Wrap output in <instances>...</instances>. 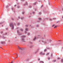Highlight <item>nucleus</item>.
I'll return each instance as SVG.
<instances>
[{
  "label": "nucleus",
  "instance_id": "obj_1",
  "mask_svg": "<svg viewBox=\"0 0 63 63\" xmlns=\"http://www.w3.org/2000/svg\"><path fill=\"white\" fill-rule=\"evenodd\" d=\"M10 27H12V29H14V25L13 23H11L10 24Z\"/></svg>",
  "mask_w": 63,
  "mask_h": 63
},
{
  "label": "nucleus",
  "instance_id": "obj_2",
  "mask_svg": "<svg viewBox=\"0 0 63 63\" xmlns=\"http://www.w3.org/2000/svg\"><path fill=\"white\" fill-rule=\"evenodd\" d=\"M39 54H40V55H45V53H43V52H41Z\"/></svg>",
  "mask_w": 63,
  "mask_h": 63
},
{
  "label": "nucleus",
  "instance_id": "obj_3",
  "mask_svg": "<svg viewBox=\"0 0 63 63\" xmlns=\"http://www.w3.org/2000/svg\"><path fill=\"white\" fill-rule=\"evenodd\" d=\"M25 36H22V40L23 41H24V38H25Z\"/></svg>",
  "mask_w": 63,
  "mask_h": 63
},
{
  "label": "nucleus",
  "instance_id": "obj_4",
  "mask_svg": "<svg viewBox=\"0 0 63 63\" xmlns=\"http://www.w3.org/2000/svg\"><path fill=\"white\" fill-rule=\"evenodd\" d=\"M18 48H19L20 49H22V48L20 47H18Z\"/></svg>",
  "mask_w": 63,
  "mask_h": 63
},
{
  "label": "nucleus",
  "instance_id": "obj_5",
  "mask_svg": "<svg viewBox=\"0 0 63 63\" xmlns=\"http://www.w3.org/2000/svg\"><path fill=\"white\" fill-rule=\"evenodd\" d=\"M44 43H45V44H47V43H49V42H47L46 41H45V42Z\"/></svg>",
  "mask_w": 63,
  "mask_h": 63
},
{
  "label": "nucleus",
  "instance_id": "obj_6",
  "mask_svg": "<svg viewBox=\"0 0 63 63\" xmlns=\"http://www.w3.org/2000/svg\"><path fill=\"white\" fill-rule=\"evenodd\" d=\"M39 20H42V18H41L39 17Z\"/></svg>",
  "mask_w": 63,
  "mask_h": 63
},
{
  "label": "nucleus",
  "instance_id": "obj_7",
  "mask_svg": "<svg viewBox=\"0 0 63 63\" xmlns=\"http://www.w3.org/2000/svg\"><path fill=\"white\" fill-rule=\"evenodd\" d=\"M40 63H44V62L43 61H41L40 62Z\"/></svg>",
  "mask_w": 63,
  "mask_h": 63
},
{
  "label": "nucleus",
  "instance_id": "obj_8",
  "mask_svg": "<svg viewBox=\"0 0 63 63\" xmlns=\"http://www.w3.org/2000/svg\"><path fill=\"white\" fill-rule=\"evenodd\" d=\"M48 55H49V53H47L46 54V56H47Z\"/></svg>",
  "mask_w": 63,
  "mask_h": 63
},
{
  "label": "nucleus",
  "instance_id": "obj_9",
  "mask_svg": "<svg viewBox=\"0 0 63 63\" xmlns=\"http://www.w3.org/2000/svg\"><path fill=\"white\" fill-rule=\"evenodd\" d=\"M20 31H21V32H22V31H23V30L22 29H20Z\"/></svg>",
  "mask_w": 63,
  "mask_h": 63
},
{
  "label": "nucleus",
  "instance_id": "obj_10",
  "mask_svg": "<svg viewBox=\"0 0 63 63\" xmlns=\"http://www.w3.org/2000/svg\"><path fill=\"white\" fill-rule=\"evenodd\" d=\"M36 37H35L33 39V41H35V40L36 39Z\"/></svg>",
  "mask_w": 63,
  "mask_h": 63
},
{
  "label": "nucleus",
  "instance_id": "obj_11",
  "mask_svg": "<svg viewBox=\"0 0 63 63\" xmlns=\"http://www.w3.org/2000/svg\"><path fill=\"white\" fill-rule=\"evenodd\" d=\"M40 49L38 48L37 49V51H38Z\"/></svg>",
  "mask_w": 63,
  "mask_h": 63
},
{
  "label": "nucleus",
  "instance_id": "obj_12",
  "mask_svg": "<svg viewBox=\"0 0 63 63\" xmlns=\"http://www.w3.org/2000/svg\"><path fill=\"white\" fill-rule=\"evenodd\" d=\"M61 62H63V59H62L61 60Z\"/></svg>",
  "mask_w": 63,
  "mask_h": 63
},
{
  "label": "nucleus",
  "instance_id": "obj_13",
  "mask_svg": "<svg viewBox=\"0 0 63 63\" xmlns=\"http://www.w3.org/2000/svg\"><path fill=\"white\" fill-rule=\"evenodd\" d=\"M25 30H26V31H28V29L27 28H26L25 29Z\"/></svg>",
  "mask_w": 63,
  "mask_h": 63
},
{
  "label": "nucleus",
  "instance_id": "obj_14",
  "mask_svg": "<svg viewBox=\"0 0 63 63\" xmlns=\"http://www.w3.org/2000/svg\"><path fill=\"white\" fill-rule=\"evenodd\" d=\"M28 4L27 3V2H26V5H27Z\"/></svg>",
  "mask_w": 63,
  "mask_h": 63
},
{
  "label": "nucleus",
  "instance_id": "obj_15",
  "mask_svg": "<svg viewBox=\"0 0 63 63\" xmlns=\"http://www.w3.org/2000/svg\"><path fill=\"white\" fill-rule=\"evenodd\" d=\"M47 51V49H45L44 50V51Z\"/></svg>",
  "mask_w": 63,
  "mask_h": 63
},
{
  "label": "nucleus",
  "instance_id": "obj_16",
  "mask_svg": "<svg viewBox=\"0 0 63 63\" xmlns=\"http://www.w3.org/2000/svg\"><path fill=\"white\" fill-rule=\"evenodd\" d=\"M39 15H41V14H42V13H41V12H40L39 14Z\"/></svg>",
  "mask_w": 63,
  "mask_h": 63
},
{
  "label": "nucleus",
  "instance_id": "obj_17",
  "mask_svg": "<svg viewBox=\"0 0 63 63\" xmlns=\"http://www.w3.org/2000/svg\"><path fill=\"white\" fill-rule=\"evenodd\" d=\"M58 59L59 60V59H60L61 58H58Z\"/></svg>",
  "mask_w": 63,
  "mask_h": 63
},
{
  "label": "nucleus",
  "instance_id": "obj_18",
  "mask_svg": "<svg viewBox=\"0 0 63 63\" xmlns=\"http://www.w3.org/2000/svg\"><path fill=\"white\" fill-rule=\"evenodd\" d=\"M56 27H57V26H55L54 27V28H56Z\"/></svg>",
  "mask_w": 63,
  "mask_h": 63
},
{
  "label": "nucleus",
  "instance_id": "obj_19",
  "mask_svg": "<svg viewBox=\"0 0 63 63\" xmlns=\"http://www.w3.org/2000/svg\"><path fill=\"white\" fill-rule=\"evenodd\" d=\"M53 61V62H55V61H56V60H54Z\"/></svg>",
  "mask_w": 63,
  "mask_h": 63
},
{
  "label": "nucleus",
  "instance_id": "obj_20",
  "mask_svg": "<svg viewBox=\"0 0 63 63\" xmlns=\"http://www.w3.org/2000/svg\"><path fill=\"white\" fill-rule=\"evenodd\" d=\"M50 59V58H48V60H49Z\"/></svg>",
  "mask_w": 63,
  "mask_h": 63
},
{
  "label": "nucleus",
  "instance_id": "obj_21",
  "mask_svg": "<svg viewBox=\"0 0 63 63\" xmlns=\"http://www.w3.org/2000/svg\"><path fill=\"white\" fill-rule=\"evenodd\" d=\"M55 25H53L52 26V27H53V26H54Z\"/></svg>",
  "mask_w": 63,
  "mask_h": 63
},
{
  "label": "nucleus",
  "instance_id": "obj_22",
  "mask_svg": "<svg viewBox=\"0 0 63 63\" xmlns=\"http://www.w3.org/2000/svg\"><path fill=\"white\" fill-rule=\"evenodd\" d=\"M32 7L31 6H30L29 7L30 8H31Z\"/></svg>",
  "mask_w": 63,
  "mask_h": 63
},
{
  "label": "nucleus",
  "instance_id": "obj_23",
  "mask_svg": "<svg viewBox=\"0 0 63 63\" xmlns=\"http://www.w3.org/2000/svg\"><path fill=\"white\" fill-rule=\"evenodd\" d=\"M50 20H52V19H50Z\"/></svg>",
  "mask_w": 63,
  "mask_h": 63
},
{
  "label": "nucleus",
  "instance_id": "obj_24",
  "mask_svg": "<svg viewBox=\"0 0 63 63\" xmlns=\"http://www.w3.org/2000/svg\"><path fill=\"white\" fill-rule=\"evenodd\" d=\"M13 63V62L12 61L10 63Z\"/></svg>",
  "mask_w": 63,
  "mask_h": 63
},
{
  "label": "nucleus",
  "instance_id": "obj_25",
  "mask_svg": "<svg viewBox=\"0 0 63 63\" xmlns=\"http://www.w3.org/2000/svg\"><path fill=\"white\" fill-rule=\"evenodd\" d=\"M21 1H24V0H21Z\"/></svg>",
  "mask_w": 63,
  "mask_h": 63
},
{
  "label": "nucleus",
  "instance_id": "obj_26",
  "mask_svg": "<svg viewBox=\"0 0 63 63\" xmlns=\"http://www.w3.org/2000/svg\"><path fill=\"white\" fill-rule=\"evenodd\" d=\"M19 31H17V33H19Z\"/></svg>",
  "mask_w": 63,
  "mask_h": 63
},
{
  "label": "nucleus",
  "instance_id": "obj_27",
  "mask_svg": "<svg viewBox=\"0 0 63 63\" xmlns=\"http://www.w3.org/2000/svg\"><path fill=\"white\" fill-rule=\"evenodd\" d=\"M23 18H24V17H22V18H21V19H23Z\"/></svg>",
  "mask_w": 63,
  "mask_h": 63
},
{
  "label": "nucleus",
  "instance_id": "obj_28",
  "mask_svg": "<svg viewBox=\"0 0 63 63\" xmlns=\"http://www.w3.org/2000/svg\"><path fill=\"white\" fill-rule=\"evenodd\" d=\"M30 34L29 33H28V35H29Z\"/></svg>",
  "mask_w": 63,
  "mask_h": 63
},
{
  "label": "nucleus",
  "instance_id": "obj_29",
  "mask_svg": "<svg viewBox=\"0 0 63 63\" xmlns=\"http://www.w3.org/2000/svg\"><path fill=\"white\" fill-rule=\"evenodd\" d=\"M51 57L52 56V54L51 55Z\"/></svg>",
  "mask_w": 63,
  "mask_h": 63
},
{
  "label": "nucleus",
  "instance_id": "obj_30",
  "mask_svg": "<svg viewBox=\"0 0 63 63\" xmlns=\"http://www.w3.org/2000/svg\"><path fill=\"white\" fill-rule=\"evenodd\" d=\"M32 47V46H31L30 47L31 48V47Z\"/></svg>",
  "mask_w": 63,
  "mask_h": 63
},
{
  "label": "nucleus",
  "instance_id": "obj_31",
  "mask_svg": "<svg viewBox=\"0 0 63 63\" xmlns=\"http://www.w3.org/2000/svg\"><path fill=\"white\" fill-rule=\"evenodd\" d=\"M6 8H8V6H6Z\"/></svg>",
  "mask_w": 63,
  "mask_h": 63
},
{
  "label": "nucleus",
  "instance_id": "obj_32",
  "mask_svg": "<svg viewBox=\"0 0 63 63\" xmlns=\"http://www.w3.org/2000/svg\"><path fill=\"white\" fill-rule=\"evenodd\" d=\"M1 34H2V33H3V32H1Z\"/></svg>",
  "mask_w": 63,
  "mask_h": 63
},
{
  "label": "nucleus",
  "instance_id": "obj_33",
  "mask_svg": "<svg viewBox=\"0 0 63 63\" xmlns=\"http://www.w3.org/2000/svg\"><path fill=\"white\" fill-rule=\"evenodd\" d=\"M23 14H24V12H23L22 13Z\"/></svg>",
  "mask_w": 63,
  "mask_h": 63
},
{
  "label": "nucleus",
  "instance_id": "obj_34",
  "mask_svg": "<svg viewBox=\"0 0 63 63\" xmlns=\"http://www.w3.org/2000/svg\"><path fill=\"white\" fill-rule=\"evenodd\" d=\"M33 14H35V12H33Z\"/></svg>",
  "mask_w": 63,
  "mask_h": 63
},
{
  "label": "nucleus",
  "instance_id": "obj_35",
  "mask_svg": "<svg viewBox=\"0 0 63 63\" xmlns=\"http://www.w3.org/2000/svg\"><path fill=\"white\" fill-rule=\"evenodd\" d=\"M47 49H49V48L48 47V48H47Z\"/></svg>",
  "mask_w": 63,
  "mask_h": 63
},
{
  "label": "nucleus",
  "instance_id": "obj_36",
  "mask_svg": "<svg viewBox=\"0 0 63 63\" xmlns=\"http://www.w3.org/2000/svg\"><path fill=\"white\" fill-rule=\"evenodd\" d=\"M25 33H27V32L26 31H25Z\"/></svg>",
  "mask_w": 63,
  "mask_h": 63
},
{
  "label": "nucleus",
  "instance_id": "obj_37",
  "mask_svg": "<svg viewBox=\"0 0 63 63\" xmlns=\"http://www.w3.org/2000/svg\"><path fill=\"white\" fill-rule=\"evenodd\" d=\"M12 20H14V19L12 18Z\"/></svg>",
  "mask_w": 63,
  "mask_h": 63
},
{
  "label": "nucleus",
  "instance_id": "obj_38",
  "mask_svg": "<svg viewBox=\"0 0 63 63\" xmlns=\"http://www.w3.org/2000/svg\"><path fill=\"white\" fill-rule=\"evenodd\" d=\"M16 5H14V6H15V7H16Z\"/></svg>",
  "mask_w": 63,
  "mask_h": 63
},
{
  "label": "nucleus",
  "instance_id": "obj_39",
  "mask_svg": "<svg viewBox=\"0 0 63 63\" xmlns=\"http://www.w3.org/2000/svg\"><path fill=\"white\" fill-rule=\"evenodd\" d=\"M18 18H20V17H18Z\"/></svg>",
  "mask_w": 63,
  "mask_h": 63
},
{
  "label": "nucleus",
  "instance_id": "obj_40",
  "mask_svg": "<svg viewBox=\"0 0 63 63\" xmlns=\"http://www.w3.org/2000/svg\"><path fill=\"white\" fill-rule=\"evenodd\" d=\"M26 27L28 26V25H26Z\"/></svg>",
  "mask_w": 63,
  "mask_h": 63
},
{
  "label": "nucleus",
  "instance_id": "obj_41",
  "mask_svg": "<svg viewBox=\"0 0 63 63\" xmlns=\"http://www.w3.org/2000/svg\"><path fill=\"white\" fill-rule=\"evenodd\" d=\"M4 38V39H6V37H5Z\"/></svg>",
  "mask_w": 63,
  "mask_h": 63
},
{
  "label": "nucleus",
  "instance_id": "obj_42",
  "mask_svg": "<svg viewBox=\"0 0 63 63\" xmlns=\"http://www.w3.org/2000/svg\"><path fill=\"white\" fill-rule=\"evenodd\" d=\"M18 25H19V23L18 24Z\"/></svg>",
  "mask_w": 63,
  "mask_h": 63
},
{
  "label": "nucleus",
  "instance_id": "obj_43",
  "mask_svg": "<svg viewBox=\"0 0 63 63\" xmlns=\"http://www.w3.org/2000/svg\"><path fill=\"white\" fill-rule=\"evenodd\" d=\"M17 57H16V58H17Z\"/></svg>",
  "mask_w": 63,
  "mask_h": 63
},
{
  "label": "nucleus",
  "instance_id": "obj_44",
  "mask_svg": "<svg viewBox=\"0 0 63 63\" xmlns=\"http://www.w3.org/2000/svg\"><path fill=\"white\" fill-rule=\"evenodd\" d=\"M53 19H56V18H53Z\"/></svg>",
  "mask_w": 63,
  "mask_h": 63
},
{
  "label": "nucleus",
  "instance_id": "obj_45",
  "mask_svg": "<svg viewBox=\"0 0 63 63\" xmlns=\"http://www.w3.org/2000/svg\"><path fill=\"white\" fill-rule=\"evenodd\" d=\"M50 41H51V40H49Z\"/></svg>",
  "mask_w": 63,
  "mask_h": 63
},
{
  "label": "nucleus",
  "instance_id": "obj_46",
  "mask_svg": "<svg viewBox=\"0 0 63 63\" xmlns=\"http://www.w3.org/2000/svg\"><path fill=\"white\" fill-rule=\"evenodd\" d=\"M14 54H15V53H14V54H13V55H14Z\"/></svg>",
  "mask_w": 63,
  "mask_h": 63
},
{
  "label": "nucleus",
  "instance_id": "obj_47",
  "mask_svg": "<svg viewBox=\"0 0 63 63\" xmlns=\"http://www.w3.org/2000/svg\"><path fill=\"white\" fill-rule=\"evenodd\" d=\"M40 59H38V60H39V61H40Z\"/></svg>",
  "mask_w": 63,
  "mask_h": 63
},
{
  "label": "nucleus",
  "instance_id": "obj_48",
  "mask_svg": "<svg viewBox=\"0 0 63 63\" xmlns=\"http://www.w3.org/2000/svg\"><path fill=\"white\" fill-rule=\"evenodd\" d=\"M62 10H63V8L62 9Z\"/></svg>",
  "mask_w": 63,
  "mask_h": 63
},
{
  "label": "nucleus",
  "instance_id": "obj_49",
  "mask_svg": "<svg viewBox=\"0 0 63 63\" xmlns=\"http://www.w3.org/2000/svg\"><path fill=\"white\" fill-rule=\"evenodd\" d=\"M25 4H24V6H25Z\"/></svg>",
  "mask_w": 63,
  "mask_h": 63
},
{
  "label": "nucleus",
  "instance_id": "obj_50",
  "mask_svg": "<svg viewBox=\"0 0 63 63\" xmlns=\"http://www.w3.org/2000/svg\"><path fill=\"white\" fill-rule=\"evenodd\" d=\"M35 11H36V9H35Z\"/></svg>",
  "mask_w": 63,
  "mask_h": 63
},
{
  "label": "nucleus",
  "instance_id": "obj_51",
  "mask_svg": "<svg viewBox=\"0 0 63 63\" xmlns=\"http://www.w3.org/2000/svg\"><path fill=\"white\" fill-rule=\"evenodd\" d=\"M35 4H36V3H35V4H34V5H35Z\"/></svg>",
  "mask_w": 63,
  "mask_h": 63
},
{
  "label": "nucleus",
  "instance_id": "obj_52",
  "mask_svg": "<svg viewBox=\"0 0 63 63\" xmlns=\"http://www.w3.org/2000/svg\"><path fill=\"white\" fill-rule=\"evenodd\" d=\"M14 25H16V24H14Z\"/></svg>",
  "mask_w": 63,
  "mask_h": 63
},
{
  "label": "nucleus",
  "instance_id": "obj_53",
  "mask_svg": "<svg viewBox=\"0 0 63 63\" xmlns=\"http://www.w3.org/2000/svg\"><path fill=\"white\" fill-rule=\"evenodd\" d=\"M49 41L48 40H47V42H48Z\"/></svg>",
  "mask_w": 63,
  "mask_h": 63
},
{
  "label": "nucleus",
  "instance_id": "obj_54",
  "mask_svg": "<svg viewBox=\"0 0 63 63\" xmlns=\"http://www.w3.org/2000/svg\"><path fill=\"white\" fill-rule=\"evenodd\" d=\"M16 0V1H17L18 0Z\"/></svg>",
  "mask_w": 63,
  "mask_h": 63
}]
</instances>
